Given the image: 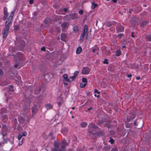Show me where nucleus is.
Instances as JSON below:
<instances>
[{
	"instance_id": "52",
	"label": "nucleus",
	"mask_w": 151,
	"mask_h": 151,
	"mask_svg": "<svg viewBox=\"0 0 151 151\" xmlns=\"http://www.w3.org/2000/svg\"><path fill=\"white\" fill-rule=\"evenodd\" d=\"M132 76V75L131 74L128 75H127V77L128 78H131Z\"/></svg>"
},
{
	"instance_id": "3",
	"label": "nucleus",
	"mask_w": 151,
	"mask_h": 151,
	"mask_svg": "<svg viewBox=\"0 0 151 151\" xmlns=\"http://www.w3.org/2000/svg\"><path fill=\"white\" fill-rule=\"evenodd\" d=\"M79 72L78 71H76L74 73V75L73 76H70L69 78H68V75H67V82H71L78 75Z\"/></svg>"
},
{
	"instance_id": "56",
	"label": "nucleus",
	"mask_w": 151,
	"mask_h": 151,
	"mask_svg": "<svg viewBox=\"0 0 151 151\" xmlns=\"http://www.w3.org/2000/svg\"><path fill=\"white\" fill-rule=\"evenodd\" d=\"M133 9H129V12L130 13H131V12H132V11H133Z\"/></svg>"
},
{
	"instance_id": "26",
	"label": "nucleus",
	"mask_w": 151,
	"mask_h": 151,
	"mask_svg": "<svg viewBox=\"0 0 151 151\" xmlns=\"http://www.w3.org/2000/svg\"><path fill=\"white\" fill-rule=\"evenodd\" d=\"M147 22H143L141 24V26L142 27H144L147 24Z\"/></svg>"
},
{
	"instance_id": "6",
	"label": "nucleus",
	"mask_w": 151,
	"mask_h": 151,
	"mask_svg": "<svg viewBox=\"0 0 151 151\" xmlns=\"http://www.w3.org/2000/svg\"><path fill=\"white\" fill-rule=\"evenodd\" d=\"M14 13L13 12H11V13L10 14V15L9 17V19L7 20V21H6V22H9V21H10V24H12L11 22V20H12V18L14 16Z\"/></svg>"
},
{
	"instance_id": "1",
	"label": "nucleus",
	"mask_w": 151,
	"mask_h": 151,
	"mask_svg": "<svg viewBox=\"0 0 151 151\" xmlns=\"http://www.w3.org/2000/svg\"><path fill=\"white\" fill-rule=\"evenodd\" d=\"M10 21L6 22L5 23V27L4 28L3 31V37L6 38L8 35L9 32V29L10 26L11 25L10 24Z\"/></svg>"
},
{
	"instance_id": "42",
	"label": "nucleus",
	"mask_w": 151,
	"mask_h": 151,
	"mask_svg": "<svg viewBox=\"0 0 151 151\" xmlns=\"http://www.w3.org/2000/svg\"><path fill=\"white\" fill-rule=\"evenodd\" d=\"M94 91L95 93H97L98 94H99L100 93V92L99 91H98V90L96 89Z\"/></svg>"
},
{
	"instance_id": "31",
	"label": "nucleus",
	"mask_w": 151,
	"mask_h": 151,
	"mask_svg": "<svg viewBox=\"0 0 151 151\" xmlns=\"http://www.w3.org/2000/svg\"><path fill=\"white\" fill-rule=\"evenodd\" d=\"M114 140L113 139H112L111 138H110L109 142H110L111 144H113V143H114Z\"/></svg>"
},
{
	"instance_id": "23",
	"label": "nucleus",
	"mask_w": 151,
	"mask_h": 151,
	"mask_svg": "<svg viewBox=\"0 0 151 151\" xmlns=\"http://www.w3.org/2000/svg\"><path fill=\"white\" fill-rule=\"evenodd\" d=\"M121 54V51L120 50H117L116 51V54L117 56H119Z\"/></svg>"
},
{
	"instance_id": "43",
	"label": "nucleus",
	"mask_w": 151,
	"mask_h": 151,
	"mask_svg": "<svg viewBox=\"0 0 151 151\" xmlns=\"http://www.w3.org/2000/svg\"><path fill=\"white\" fill-rule=\"evenodd\" d=\"M19 122H21L22 123H23V122H24V119H23V118H22V119H19Z\"/></svg>"
},
{
	"instance_id": "17",
	"label": "nucleus",
	"mask_w": 151,
	"mask_h": 151,
	"mask_svg": "<svg viewBox=\"0 0 151 151\" xmlns=\"http://www.w3.org/2000/svg\"><path fill=\"white\" fill-rule=\"evenodd\" d=\"M63 83L65 84V85H66V83L65 81H66V74H65L63 76Z\"/></svg>"
},
{
	"instance_id": "57",
	"label": "nucleus",
	"mask_w": 151,
	"mask_h": 151,
	"mask_svg": "<svg viewBox=\"0 0 151 151\" xmlns=\"http://www.w3.org/2000/svg\"><path fill=\"white\" fill-rule=\"evenodd\" d=\"M68 151H73V150L71 149H69L68 150Z\"/></svg>"
},
{
	"instance_id": "21",
	"label": "nucleus",
	"mask_w": 151,
	"mask_h": 151,
	"mask_svg": "<svg viewBox=\"0 0 151 151\" xmlns=\"http://www.w3.org/2000/svg\"><path fill=\"white\" fill-rule=\"evenodd\" d=\"M4 16L3 17V19L4 20H5L6 19L8 16V14L7 12H4Z\"/></svg>"
},
{
	"instance_id": "35",
	"label": "nucleus",
	"mask_w": 151,
	"mask_h": 151,
	"mask_svg": "<svg viewBox=\"0 0 151 151\" xmlns=\"http://www.w3.org/2000/svg\"><path fill=\"white\" fill-rule=\"evenodd\" d=\"M103 63L104 64H108V61L106 59H104L103 62Z\"/></svg>"
},
{
	"instance_id": "34",
	"label": "nucleus",
	"mask_w": 151,
	"mask_h": 151,
	"mask_svg": "<svg viewBox=\"0 0 151 151\" xmlns=\"http://www.w3.org/2000/svg\"><path fill=\"white\" fill-rule=\"evenodd\" d=\"M103 149H105V150H109V147L108 146H104L103 147Z\"/></svg>"
},
{
	"instance_id": "4",
	"label": "nucleus",
	"mask_w": 151,
	"mask_h": 151,
	"mask_svg": "<svg viewBox=\"0 0 151 151\" xmlns=\"http://www.w3.org/2000/svg\"><path fill=\"white\" fill-rule=\"evenodd\" d=\"M88 28V26L87 25H85L83 27V32L81 34L80 37L81 40H83L84 38L86 33L87 32Z\"/></svg>"
},
{
	"instance_id": "16",
	"label": "nucleus",
	"mask_w": 151,
	"mask_h": 151,
	"mask_svg": "<svg viewBox=\"0 0 151 151\" xmlns=\"http://www.w3.org/2000/svg\"><path fill=\"white\" fill-rule=\"evenodd\" d=\"M119 29L118 28H117L118 29V31L119 32H122L124 30V28L120 24H119Z\"/></svg>"
},
{
	"instance_id": "50",
	"label": "nucleus",
	"mask_w": 151,
	"mask_h": 151,
	"mask_svg": "<svg viewBox=\"0 0 151 151\" xmlns=\"http://www.w3.org/2000/svg\"><path fill=\"white\" fill-rule=\"evenodd\" d=\"M20 44L22 46H23L24 44V41H22V43H21Z\"/></svg>"
},
{
	"instance_id": "39",
	"label": "nucleus",
	"mask_w": 151,
	"mask_h": 151,
	"mask_svg": "<svg viewBox=\"0 0 151 151\" xmlns=\"http://www.w3.org/2000/svg\"><path fill=\"white\" fill-rule=\"evenodd\" d=\"M111 151H118V150L117 148H112Z\"/></svg>"
},
{
	"instance_id": "10",
	"label": "nucleus",
	"mask_w": 151,
	"mask_h": 151,
	"mask_svg": "<svg viewBox=\"0 0 151 151\" xmlns=\"http://www.w3.org/2000/svg\"><path fill=\"white\" fill-rule=\"evenodd\" d=\"M61 40L64 42H65L66 39V34L65 33H63L61 34Z\"/></svg>"
},
{
	"instance_id": "60",
	"label": "nucleus",
	"mask_w": 151,
	"mask_h": 151,
	"mask_svg": "<svg viewBox=\"0 0 151 151\" xmlns=\"http://www.w3.org/2000/svg\"><path fill=\"white\" fill-rule=\"evenodd\" d=\"M77 151H82L81 150V149H77Z\"/></svg>"
},
{
	"instance_id": "51",
	"label": "nucleus",
	"mask_w": 151,
	"mask_h": 151,
	"mask_svg": "<svg viewBox=\"0 0 151 151\" xmlns=\"http://www.w3.org/2000/svg\"><path fill=\"white\" fill-rule=\"evenodd\" d=\"M7 12V9L6 8H4V12Z\"/></svg>"
},
{
	"instance_id": "63",
	"label": "nucleus",
	"mask_w": 151,
	"mask_h": 151,
	"mask_svg": "<svg viewBox=\"0 0 151 151\" xmlns=\"http://www.w3.org/2000/svg\"><path fill=\"white\" fill-rule=\"evenodd\" d=\"M72 109H75V107H72Z\"/></svg>"
},
{
	"instance_id": "12",
	"label": "nucleus",
	"mask_w": 151,
	"mask_h": 151,
	"mask_svg": "<svg viewBox=\"0 0 151 151\" xmlns=\"http://www.w3.org/2000/svg\"><path fill=\"white\" fill-rule=\"evenodd\" d=\"M81 127L82 128H85L87 125V123L86 122H82L80 124Z\"/></svg>"
},
{
	"instance_id": "20",
	"label": "nucleus",
	"mask_w": 151,
	"mask_h": 151,
	"mask_svg": "<svg viewBox=\"0 0 151 151\" xmlns=\"http://www.w3.org/2000/svg\"><path fill=\"white\" fill-rule=\"evenodd\" d=\"M46 107L47 109H50L52 108V106L50 104H47L46 105Z\"/></svg>"
},
{
	"instance_id": "36",
	"label": "nucleus",
	"mask_w": 151,
	"mask_h": 151,
	"mask_svg": "<svg viewBox=\"0 0 151 151\" xmlns=\"http://www.w3.org/2000/svg\"><path fill=\"white\" fill-rule=\"evenodd\" d=\"M83 10H80L79 11V13L80 15L82 14H83Z\"/></svg>"
},
{
	"instance_id": "9",
	"label": "nucleus",
	"mask_w": 151,
	"mask_h": 151,
	"mask_svg": "<svg viewBox=\"0 0 151 151\" xmlns=\"http://www.w3.org/2000/svg\"><path fill=\"white\" fill-rule=\"evenodd\" d=\"M70 18L72 19H74L76 18H77L78 17V15L76 14H71L70 15Z\"/></svg>"
},
{
	"instance_id": "18",
	"label": "nucleus",
	"mask_w": 151,
	"mask_h": 151,
	"mask_svg": "<svg viewBox=\"0 0 151 151\" xmlns=\"http://www.w3.org/2000/svg\"><path fill=\"white\" fill-rule=\"evenodd\" d=\"M73 31L74 32H77L78 31V27L77 26H75L73 27Z\"/></svg>"
},
{
	"instance_id": "27",
	"label": "nucleus",
	"mask_w": 151,
	"mask_h": 151,
	"mask_svg": "<svg viewBox=\"0 0 151 151\" xmlns=\"http://www.w3.org/2000/svg\"><path fill=\"white\" fill-rule=\"evenodd\" d=\"M87 83H85L84 84L81 83L80 84V87L81 88H83L85 87V86H86V85L87 84Z\"/></svg>"
},
{
	"instance_id": "29",
	"label": "nucleus",
	"mask_w": 151,
	"mask_h": 151,
	"mask_svg": "<svg viewBox=\"0 0 151 151\" xmlns=\"http://www.w3.org/2000/svg\"><path fill=\"white\" fill-rule=\"evenodd\" d=\"M99 50V49L98 47H96V48H93L92 50V52H94L96 51V50Z\"/></svg>"
},
{
	"instance_id": "32",
	"label": "nucleus",
	"mask_w": 151,
	"mask_h": 151,
	"mask_svg": "<svg viewBox=\"0 0 151 151\" xmlns=\"http://www.w3.org/2000/svg\"><path fill=\"white\" fill-rule=\"evenodd\" d=\"M22 135L21 134H18V138L19 140H20L22 137Z\"/></svg>"
},
{
	"instance_id": "5",
	"label": "nucleus",
	"mask_w": 151,
	"mask_h": 151,
	"mask_svg": "<svg viewBox=\"0 0 151 151\" xmlns=\"http://www.w3.org/2000/svg\"><path fill=\"white\" fill-rule=\"evenodd\" d=\"M90 71V69L88 68L84 67L82 68V74L84 75L88 74L89 73Z\"/></svg>"
},
{
	"instance_id": "14",
	"label": "nucleus",
	"mask_w": 151,
	"mask_h": 151,
	"mask_svg": "<svg viewBox=\"0 0 151 151\" xmlns=\"http://www.w3.org/2000/svg\"><path fill=\"white\" fill-rule=\"evenodd\" d=\"M60 145L59 143L57 142H55L54 143V148L59 149V146Z\"/></svg>"
},
{
	"instance_id": "22",
	"label": "nucleus",
	"mask_w": 151,
	"mask_h": 151,
	"mask_svg": "<svg viewBox=\"0 0 151 151\" xmlns=\"http://www.w3.org/2000/svg\"><path fill=\"white\" fill-rule=\"evenodd\" d=\"M146 38L147 41L151 42V35H148L146 36Z\"/></svg>"
},
{
	"instance_id": "38",
	"label": "nucleus",
	"mask_w": 151,
	"mask_h": 151,
	"mask_svg": "<svg viewBox=\"0 0 151 151\" xmlns=\"http://www.w3.org/2000/svg\"><path fill=\"white\" fill-rule=\"evenodd\" d=\"M2 118L4 119H7V116L5 115H2Z\"/></svg>"
},
{
	"instance_id": "11",
	"label": "nucleus",
	"mask_w": 151,
	"mask_h": 151,
	"mask_svg": "<svg viewBox=\"0 0 151 151\" xmlns=\"http://www.w3.org/2000/svg\"><path fill=\"white\" fill-rule=\"evenodd\" d=\"M62 30L63 31H65V28L66 27V23L65 22L63 23L61 25Z\"/></svg>"
},
{
	"instance_id": "49",
	"label": "nucleus",
	"mask_w": 151,
	"mask_h": 151,
	"mask_svg": "<svg viewBox=\"0 0 151 151\" xmlns=\"http://www.w3.org/2000/svg\"><path fill=\"white\" fill-rule=\"evenodd\" d=\"M20 55V56L19 57L20 59H22V57L23 56L22 55V54H21L20 53H19V54H18V55Z\"/></svg>"
},
{
	"instance_id": "7",
	"label": "nucleus",
	"mask_w": 151,
	"mask_h": 151,
	"mask_svg": "<svg viewBox=\"0 0 151 151\" xmlns=\"http://www.w3.org/2000/svg\"><path fill=\"white\" fill-rule=\"evenodd\" d=\"M32 115H34L35 113L37 112V107L36 106H34L32 107Z\"/></svg>"
},
{
	"instance_id": "19",
	"label": "nucleus",
	"mask_w": 151,
	"mask_h": 151,
	"mask_svg": "<svg viewBox=\"0 0 151 151\" xmlns=\"http://www.w3.org/2000/svg\"><path fill=\"white\" fill-rule=\"evenodd\" d=\"M113 24L112 22H107L105 23V25L106 27H109L111 26Z\"/></svg>"
},
{
	"instance_id": "8",
	"label": "nucleus",
	"mask_w": 151,
	"mask_h": 151,
	"mask_svg": "<svg viewBox=\"0 0 151 151\" xmlns=\"http://www.w3.org/2000/svg\"><path fill=\"white\" fill-rule=\"evenodd\" d=\"M1 134L2 135L3 137H4L6 136L7 134V132L6 128H3L2 131L1 132Z\"/></svg>"
},
{
	"instance_id": "13",
	"label": "nucleus",
	"mask_w": 151,
	"mask_h": 151,
	"mask_svg": "<svg viewBox=\"0 0 151 151\" xmlns=\"http://www.w3.org/2000/svg\"><path fill=\"white\" fill-rule=\"evenodd\" d=\"M135 117V116L134 115H132V116L131 117L129 116H128L127 117V119L129 121H130L131 120H132Z\"/></svg>"
},
{
	"instance_id": "62",
	"label": "nucleus",
	"mask_w": 151,
	"mask_h": 151,
	"mask_svg": "<svg viewBox=\"0 0 151 151\" xmlns=\"http://www.w3.org/2000/svg\"><path fill=\"white\" fill-rule=\"evenodd\" d=\"M64 11L65 12H66V8H64Z\"/></svg>"
},
{
	"instance_id": "55",
	"label": "nucleus",
	"mask_w": 151,
	"mask_h": 151,
	"mask_svg": "<svg viewBox=\"0 0 151 151\" xmlns=\"http://www.w3.org/2000/svg\"><path fill=\"white\" fill-rule=\"evenodd\" d=\"M133 32H132V34H131V36L132 37H134V36L133 35Z\"/></svg>"
},
{
	"instance_id": "2",
	"label": "nucleus",
	"mask_w": 151,
	"mask_h": 151,
	"mask_svg": "<svg viewBox=\"0 0 151 151\" xmlns=\"http://www.w3.org/2000/svg\"><path fill=\"white\" fill-rule=\"evenodd\" d=\"M66 146V142L64 140L62 141L60 148L59 149L53 148L52 149L51 151H64Z\"/></svg>"
},
{
	"instance_id": "59",
	"label": "nucleus",
	"mask_w": 151,
	"mask_h": 151,
	"mask_svg": "<svg viewBox=\"0 0 151 151\" xmlns=\"http://www.w3.org/2000/svg\"><path fill=\"white\" fill-rule=\"evenodd\" d=\"M14 66L15 68H17L18 66V65H15Z\"/></svg>"
},
{
	"instance_id": "58",
	"label": "nucleus",
	"mask_w": 151,
	"mask_h": 151,
	"mask_svg": "<svg viewBox=\"0 0 151 151\" xmlns=\"http://www.w3.org/2000/svg\"><path fill=\"white\" fill-rule=\"evenodd\" d=\"M92 109V108H91V107H90V108H88V110H91Z\"/></svg>"
},
{
	"instance_id": "64",
	"label": "nucleus",
	"mask_w": 151,
	"mask_h": 151,
	"mask_svg": "<svg viewBox=\"0 0 151 151\" xmlns=\"http://www.w3.org/2000/svg\"><path fill=\"white\" fill-rule=\"evenodd\" d=\"M48 76V75H45V77H47Z\"/></svg>"
},
{
	"instance_id": "15",
	"label": "nucleus",
	"mask_w": 151,
	"mask_h": 151,
	"mask_svg": "<svg viewBox=\"0 0 151 151\" xmlns=\"http://www.w3.org/2000/svg\"><path fill=\"white\" fill-rule=\"evenodd\" d=\"M82 50V48L81 47H78L76 50V53L78 54H79L81 52Z\"/></svg>"
},
{
	"instance_id": "30",
	"label": "nucleus",
	"mask_w": 151,
	"mask_h": 151,
	"mask_svg": "<svg viewBox=\"0 0 151 151\" xmlns=\"http://www.w3.org/2000/svg\"><path fill=\"white\" fill-rule=\"evenodd\" d=\"M3 143H7L8 140L7 139L3 138Z\"/></svg>"
},
{
	"instance_id": "44",
	"label": "nucleus",
	"mask_w": 151,
	"mask_h": 151,
	"mask_svg": "<svg viewBox=\"0 0 151 151\" xmlns=\"http://www.w3.org/2000/svg\"><path fill=\"white\" fill-rule=\"evenodd\" d=\"M9 87H10V88H9L10 90L11 91H14V90H13V86H10Z\"/></svg>"
},
{
	"instance_id": "53",
	"label": "nucleus",
	"mask_w": 151,
	"mask_h": 151,
	"mask_svg": "<svg viewBox=\"0 0 151 151\" xmlns=\"http://www.w3.org/2000/svg\"><path fill=\"white\" fill-rule=\"evenodd\" d=\"M112 1L114 3H116L117 2V0H112Z\"/></svg>"
},
{
	"instance_id": "54",
	"label": "nucleus",
	"mask_w": 151,
	"mask_h": 151,
	"mask_svg": "<svg viewBox=\"0 0 151 151\" xmlns=\"http://www.w3.org/2000/svg\"><path fill=\"white\" fill-rule=\"evenodd\" d=\"M136 78L137 80H139L140 79V77H136Z\"/></svg>"
},
{
	"instance_id": "28",
	"label": "nucleus",
	"mask_w": 151,
	"mask_h": 151,
	"mask_svg": "<svg viewBox=\"0 0 151 151\" xmlns=\"http://www.w3.org/2000/svg\"><path fill=\"white\" fill-rule=\"evenodd\" d=\"M82 81L84 83H87V80L86 78H82Z\"/></svg>"
},
{
	"instance_id": "61",
	"label": "nucleus",
	"mask_w": 151,
	"mask_h": 151,
	"mask_svg": "<svg viewBox=\"0 0 151 151\" xmlns=\"http://www.w3.org/2000/svg\"><path fill=\"white\" fill-rule=\"evenodd\" d=\"M40 91H41V89H39V92L38 93H38L39 92H40Z\"/></svg>"
},
{
	"instance_id": "46",
	"label": "nucleus",
	"mask_w": 151,
	"mask_h": 151,
	"mask_svg": "<svg viewBox=\"0 0 151 151\" xmlns=\"http://www.w3.org/2000/svg\"><path fill=\"white\" fill-rule=\"evenodd\" d=\"M23 141L22 140H21V141L19 142V145H22L23 144Z\"/></svg>"
},
{
	"instance_id": "48",
	"label": "nucleus",
	"mask_w": 151,
	"mask_h": 151,
	"mask_svg": "<svg viewBox=\"0 0 151 151\" xmlns=\"http://www.w3.org/2000/svg\"><path fill=\"white\" fill-rule=\"evenodd\" d=\"M122 34H120L118 35V37H122Z\"/></svg>"
},
{
	"instance_id": "41",
	"label": "nucleus",
	"mask_w": 151,
	"mask_h": 151,
	"mask_svg": "<svg viewBox=\"0 0 151 151\" xmlns=\"http://www.w3.org/2000/svg\"><path fill=\"white\" fill-rule=\"evenodd\" d=\"M3 73L4 72L1 69H0V75L1 76L3 75Z\"/></svg>"
},
{
	"instance_id": "47",
	"label": "nucleus",
	"mask_w": 151,
	"mask_h": 151,
	"mask_svg": "<svg viewBox=\"0 0 151 151\" xmlns=\"http://www.w3.org/2000/svg\"><path fill=\"white\" fill-rule=\"evenodd\" d=\"M33 0H30L29 1V3L31 4H33Z\"/></svg>"
},
{
	"instance_id": "40",
	"label": "nucleus",
	"mask_w": 151,
	"mask_h": 151,
	"mask_svg": "<svg viewBox=\"0 0 151 151\" xmlns=\"http://www.w3.org/2000/svg\"><path fill=\"white\" fill-rule=\"evenodd\" d=\"M19 26L18 25H16L14 26V29L15 30H17L19 28Z\"/></svg>"
},
{
	"instance_id": "24",
	"label": "nucleus",
	"mask_w": 151,
	"mask_h": 151,
	"mask_svg": "<svg viewBox=\"0 0 151 151\" xmlns=\"http://www.w3.org/2000/svg\"><path fill=\"white\" fill-rule=\"evenodd\" d=\"M92 6H91V8L92 9H94L97 6V4H96L94 2L92 3Z\"/></svg>"
},
{
	"instance_id": "45",
	"label": "nucleus",
	"mask_w": 151,
	"mask_h": 151,
	"mask_svg": "<svg viewBox=\"0 0 151 151\" xmlns=\"http://www.w3.org/2000/svg\"><path fill=\"white\" fill-rule=\"evenodd\" d=\"M41 50L42 51H45V47H42L41 48Z\"/></svg>"
},
{
	"instance_id": "25",
	"label": "nucleus",
	"mask_w": 151,
	"mask_h": 151,
	"mask_svg": "<svg viewBox=\"0 0 151 151\" xmlns=\"http://www.w3.org/2000/svg\"><path fill=\"white\" fill-rule=\"evenodd\" d=\"M89 126L93 128L96 129L98 128V127L97 126H95L94 125L92 124H90Z\"/></svg>"
},
{
	"instance_id": "33",
	"label": "nucleus",
	"mask_w": 151,
	"mask_h": 151,
	"mask_svg": "<svg viewBox=\"0 0 151 151\" xmlns=\"http://www.w3.org/2000/svg\"><path fill=\"white\" fill-rule=\"evenodd\" d=\"M27 132L25 131H24L22 132V135L24 136H25L27 135Z\"/></svg>"
},
{
	"instance_id": "37",
	"label": "nucleus",
	"mask_w": 151,
	"mask_h": 151,
	"mask_svg": "<svg viewBox=\"0 0 151 151\" xmlns=\"http://www.w3.org/2000/svg\"><path fill=\"white\" fill-rule=\"evenodd\" d=\"M60 102H57L58 105L59 106L60 104L63 102V101L62 99H60Z\"/></svg>"
}]
</instances>
